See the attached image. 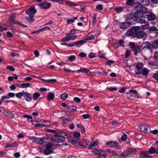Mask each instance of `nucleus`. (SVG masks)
Masks as SVG:
<instances>
[{
    "instance_id": "f257e3e1",
    "label": "nucleus",
    "mask_w": 158,
    "mask_h": 158,
    "mask_svg": "<svg viewBox=\"0 0 158 158\" xmlns=\"http://www.w3.org/2000/svg\"><path fill=\"white\" fill-rule=\"evenodd\" d=\"M131 17H134L135 20L138 23L141 24L145 23V17L140 11L137 10L135 13H131Z\"/></svg>"
},
{
    "instance_id": "f03ea898",
    "label": "nucleus",
    "mask_w": 158,
    "mask_h": 158,
    "mask_svg": "<svg viewBox=\"0 0 158 158\" xmlns=\"http://www.w3.org/2000/svg\"><path fill=\"white\" fill-rule=\"evenodd\" d=\"M141 29V27L135 26V28L134 29V37L144 40L146 38L148 35L144 31L140 30Z\"/></svg>"
},
{
    "instance_id": "7ed1b4c3",
    "label": "nucleus",
    "mask_w": 158,
    "mask_h": 158,
    "mask_svg": "<svg viewBox=\"0 0 158 158\" xmlns=\"http://www.w3.org/2000/svg\"><path fill=\"white\" fill-rule=\"evenodd\" d=\"M138 130L146 133H149L151 131V127L146 124H141L138 127Z\"/></svg>"
},
{
    "instance_id": "20e7f679",
    "label": "nucleus",
    "mask_w": 158,
    "mask_h": 158,
    "mask_svg": "<svg viewBox=\"0 0 158 158\" xmlns=\"http://www.w3.org/2000/svg\"><path fill=\"white\" fill-rule=\"evenodd\" d=\"M129 45L130 46L131 50L135 52V55L136 56L137 53L140 52L141 47V45H135L134 43L131 42L129 43Z\"/></svg>"
},
{
    "instance_id": "39448f33",
    "label": "nucleus",
    "mask_w": 158,
    "mask_h": 158,
    "mask_svg": "<svg viewBox=\"0 0 158 158\" xmlns=\"http://www.w3.org/2000/svg\"><path fill=\"white\" fill-rule=\"evenodd\" d=\"M136 152V150L135 148H131L127 149L126 150H124L123 153L121 154V156L122 157H125L135 153Z\"/></svg>"
},
{
    "instance_id": "423d86ee",
    "label": "nucleus",
    "mask_w": 158,
    "mask_h": 158,
    "mask_svg": "<svg viewBox=\"0 0 158 158\" xmlns=\"http://www.w3.org/2000/svg\"><path fill=\"white\" fill-rule=\"evenodd\" d=\"M143 68V64L142 63H138L136 65V69L135 70V74L138 75H140V73Z\"/></svg>"
},
{
    "instance_id": "0eeeda50",
    "label": "nucleus",
    "mask_w": 158,
    "mask_h": 158,
    "mask_svg": "<svg viewBox=\"0 0 158 158\" xmlns=\"http://www.w3.org/2000/svg\"><path fill=\"white\" fill-rule=\"evenodd\" d=\"M141 46L143 47V49L146 48L150 50L151 51V53H152V49L151 44L149 42L146 41L143 42L141 44Z\"/></svg>"
},
{
    "instance_id": "6e6552de",
    "label": "nucleus",
    "mask_w": 158,
    "mask_h": 158,
    "mask_svg": "<svg viewBox=\"0 0 158 158\" xmlns=\"http://www.w3.org/2000/svg\"><path fill=\"white\" fill-rule=\"evenodd\" d=\"M36 12V10L34 6H33L29 8V9L26 11V13L28 15H32L34 16Z\"/></svg>"
},
{
    "instance_id": "1a4fd4ad",
    "label": "nucleus",
    "mask_w": 158,
    "mask_h": 158,
    "mask_svg": "<svg viewBox=\"0 0 158 158\" xmlns=\"http://www.w3.org/2000/svg\"><path fill=\"white\" fill-rule=\"evenodd\" d=\"M40 7L42 9H47L49 8L51 6V3L48 2H44L39 4Z\"/></svg>"
},
{
    "instance_id": "9d476101",
    "label": "nucleus",
    "mask_w": 158,
    "mask_h": 158,
    "mask_svg": "<svg viewBox=\"0 0 158 158\" xmlns=\"http://www.w3.org/2000/svg\"><path fill=\"white\" fill-rule=\"evenodd\" d=\"M56 138L54 139H53L52 141L55 142L57 143H61L64 142L65 140V138L64 137H62L58 135H56Z\"/></svg>"
},
{
    "instance_id": "9b49d317",
    "label": "nucleus",
    "mask_w": 158,
    "mask_h": 158,
    "mask_svg": "<svg viewBox=\"0 0 158 158\" xmlns=\"http://www.w3.org/2000/svg\"><path fill=\"white\" fill-rule=\"evenodd\" d=\"M120 28L122 29L127 28L131 25V23L128 22H125L122 23H120Z\"/></svg>"
},
{
    "instance_id": "f8f14e48",
    "label": "nucleus",
    "mask_w": 158,
    "mask_h": 158,
    "mask_svg": "<svg viewBox=\"0 0 158 158\" xmlns=\"http://www.w3.org/2000/svg\"><path fill=\"white\" fill-rule=\"evenodd\" d=\"M107 145L110 147L118 148L119 147L118 143L115 141H110L106 143Z\"/></svg>"
},
{
    "instance_id": "ddd939ff",
    "label": "nucleus",
    "mask_w": 158,
    "mask_h": 158,
    "mask_svg": "<svg viewBox=\"0 0 158 158\" xmlns=\"http://www.w3.org/2000/svg\"><path fill=\"white\" fill-rule=\"evenodd\" d=\"M140 155L142 158H151L152 157L148 152L147 151L141 152Z\"/></svg>"
},
{
    "instance_id": "4468645a",
    "label": "nucleus",
    "mask_w": 158,
    "mask_h": 158,
    "mask_svg": "<svg viewBox=\"0 0 158 158\" xmlns=\"http://www.w3.org/2000/svg\"><path fill=\"white\" fill-rule=\"evenodd\" d=\"M148 65L152 69H157L158 68V62H149Z\"/></svg>"
},
{
    "instance_id": "2eb2a0df",
    "label": "nucleus",
    "mask_w": 158,
    "mask_h": 158,
    "mask_svg": "<svg viewBox=\"0 0 158 158\" xmlns=\"http://www.w3.org/2000/svg\"><path fill=\"white\" fill-rule=\"evenodd\" d=\"M15 14H13L9 18V23L10 24L12 23L16 24L17 21L15 20Z\"/></svg>"
},
{
    "instance_id": "dca6fc26",
    "label": "nucleus",
    "mask_w": 158,
    "mask_h": 158,
    "mask_svg": "<svg viewBox=\"0 0 158 158\" xmlns=\"http://www.w3.org/2000/svg\"><path fill=\"white\" fill-rule=\"evenodd\" d=\"M146 15L147 18L149 21H152L156 19L155 15L152 12L148 13Z\"/></svg>"
},
{
    "instance_id": "f3484780",
    "label": "nucleus",
    "mask_w": 158,
    "mask_h": 158,
    "mask_svg": "<svg viewBox=\"0 0 158 158\" xmlns=\"http://www.w3.org/2000/svg\"><path fill=\"white\" fill-rule=\"evenodd\" d=\"M34 17V16L30 15L27 16H25L24 17V18L28 23H31L34 21L35 19Z\"/></svg>"
},
{
    "instance_id": "a211bd4d",
    "label": "nucleus",
    "mask_w": 158,
    "mask_h": 158,
    "mask_svg": "<svg viewBox=\"0 0 158 158\" xmlns=\"http://www.w3.org/2000/svg\"><path fill=\"white\" fill-rule=\"evenodd\" d=\"M135 28V26L132 27L131 29L128 30L126 32V35L128 36H132L134 37V29Z\"/></svg>"
},
{
    "instance_id": "6ab92c4d",
    "label": "nucleus",
    "mask_w": 158,
    "mask_h": 158,
    "mask_svg": "<svg viewBox=\"0 0 158 158\" xmlns=\"http://www.w3.org/2000/svg\"><path fill=\"white\" fill-rule=\"evenodd\" d=\"M131 94H134L135 95V97L138 96V92L136 90H130L129 91V92L127 93V94L128 97L131 98V99H132L131 95Z\"/></svg>"
},
{
    "instance_id": "aec40b11",
    "label": "nucleus",
    "mask_w": 158,
    "mask_h": 158,
    "mask_svg": "<svg viewBox=\"0 0 158 158\" xmlns=\"http://www.w3.org/2000/svg\"><path fill=\"white\" fill-rule=\"evenodd\" d=\"M138 7H140V11L143 13L146 14L148 13V10L147 8L144 7L143 5L141 4L140 3H138Z\"/></svg>"
},
{
    "instance_id": "412c9836",
    "label": "nucleus",
    "mask_w": 158,
    "mask_h": 158,
    "mask_svg": "<svg viewBox=\"0 0 158 158\" xmlns=\"http://www.w3.org/2000/svg\"><path fill=\"white\" fill-rule=\"evenodd\" d=\"M23 97L27 102H30L32 99V98L30 96V94L27 92H24Z\"/></svg>"
},
{
    "instance_id": "4be33fe9",
    "label": "nucleus",
    "mask_w": 158,
    "mask_h": 158,
    "mask_svg": "<svg viewBox=\"0 0 158 158\" xmlns=\"http://www.w3.org/2000/svg\"><path fill=\"white\" fill-rule=\"evenodd\" d=\"M152 49H157L158 48V38L151 44Z\"/></svg>"
},
{
    "instance_id": "5701e85b",
    "label": "nucleus",
    "mask_w": 158,
    "mask_h": 158,
    "mask_svg": "<svg viewBox=\"0 0 158 158\" xmlns=\"http://www.w3.org/2000/svg\"><path fill=\"white\" fill-rule=\"evenodd\" d=\"M99 154H98L99 156L98 158H106V152L105 151L102 150H101L99 152Z\"/></svg>"
},
{
    "instance_id": "b1692460",
    "label": "nucleus",
    "mask_w": 158,
    "mask_h": 158,
    "mask_svg": "<svg viewBox=\"0 0 158 158\" xmlns=\"http://www.w3.org/2000/svg\"><path fill=\"white\" fill-rule=\"evenodd\" d=\"M149 73V71L147 68H145L141 71L140 73V75L142 74L143 76H146L148 75Z\"/></svg>"
},
{
    "instance_id": "393cba45",
    "label": "nucleus",
    "mask_w": 158,
    "mask_h": 158,
    "mask_svg": "<svg viewBox=\"0 0 158 158\" xmlns=\"http://www.w3.org/2000/svg\"><path fill=\"white\" fill-rule=\"evenodd\" d=\"M44 139H46L44 137H42L41 138H37L36 143L38 144L42 145L44 143Z\"/></svg>"
},
{
    "instance_id": "a878e982",
    "label": "nucleus",
    "mask_w": 158,
    "mask_h": 158,
    "mask_svg": "<svg viewBox=\"0 0 158 158\" xmlns=\"http://www.w3.org/2000/svg\"><path fill=\"white\" fill-rule=\"evenodd\" d=\"M54 95L52 93H49L47 96V100L48 101L51 100H53L54 99Z\"/></svg>"
},
{
    "instance_id": "bb28decb",
    "label": "nucleus",
    "mask_w": 158,
    "mask_h": 158,
    "mask_svg": "<svg viewBox=\"0 0 158 158\" xmlns=\"http://www.w3.org/2000/svg\"><path fill=\"white\" fill-rule=\"evenodd\" d=\"M17 145L16 143L15 142L12 143H7L6 144V148H8V147H13L15 146H16Z\"/></svg>"
},
{
    "instance_id": "cd10ccee",
    "label": "nucleus",
    "mask_w": 158,
    "mask_h": 158,
    "mask_svg": "<svg viewBox=\"0 0 158 158\" xmlns=\"http://www.w3.org/2000/svg\"><path fill=\"white\" fill-rule=\"evenodd\" d=\"M76 107L73 106H67V109L71 111H75L76 110Z\"/></svg>"
},
{
    "instance_id": "c85d7f7f",
    "label": "nucleus",
    "mask_w": 158,
    "mask_h": 158,
    "mask_svg": "<svg viewBox=\"0 0 158 158\" xmlns=\"http://www.w3.org/2000/svg\"><path fill=\"white\" fill-rule=\"evenodd\" d=\"M23 117L24 118H27L28 119V121L29 122H33L32 117L31 116H30L28 114H24L23 115Z\"/></svg>"
},
{
    "instance_id": "c756f323",
    "label": "nucleus",
    "mask_w": 158,
    "mask_h": 158,
    "mask_svg": "<svg viewBox=\"0 0 158 158\" xmlns=\"http://www.w3.org/2000/svg\"><path fill=\"white\" fill-rule=\"evenodd\" d=\"M40 96V94L38 92H36L34 93L33 95V98L34 100H36Z\"/></svg>"
},
{
    "instance_id": "7c9ffc66",
    "label": "nucleus",
    "mask_w": 158,
    "mask_h": 158,
    "mask_svg": "<svg viewBox=\"0 0 158 158\" xmlns=\"http://www.w3.org/2000/svg\"><path fill=\"white\" fill-rule=\"evenodd\" d=\"M44 81L45 82L54 83L56 82V80L55 79H50L47 80H44Z\"/></svg>"
},
{
    "instance_id": "2f4dec72",
    "label": "nucleus",
    "mask_w": 158,
    "mask_h": 158,
    "mask_svg": "<svg viewBox=\"0 0 158 158\" xmlns=\"http://www.w3.org/2000/svg\"><path fill=\"white\" fill-rule=\"evenodd\" d=\"M30 85L29 83H25L22 84L21 85H19V87L21 86L23 88H24L27 87H28Z\"/></svg>"
},
{
    "instance_id": "473e14b6",
    "label": "nucleus",
    "mask_w": 158,
    "mask_h": 158,
    "mask_svg": "<svg viewBox=\"0 0 158 158\" xmlns=\"http://www.w3.org/2000/svg\"><path fill=\"white\" fill-rule=\"evenodd\" d=\"M85 43V40H81L77 41V47H79Z\"/></svg>"
},
{
    "instance_id": "72a5a7b5",
    "label": "nucleus",
    "mask_w": 158,
    "mask_h": 158,
    "mask_svg": "<svg viewBox=\"0 0 158 158\" xmlns=\"http://www.w3.org/2000/svg\"><path fill=\"white\" fill-rule=\"evenodd\" d=\"M61 98L63 100H65L68 97V94L66 93H63L60 95Z\"/></svg>"
},
{
    "instance_id": "f704fd0d",
    "label": "nucleus",
    "mask_w": 158,
    "mask_h": 158,
    "mask_svg": "<svg viewBox=\"0 0 158 158\" xmlns=\"http://www.w3.org/2000/svg\"><path fill=\"white\" fill-rule=\"evenodd\" d=\"M149 154H153L156 152V149L153 147H152L148 151Z\"/></svg>"
},
{
    "instance_id": "c9c22d12",
    "label": "nucleus",
    "mask_w": 158,
    "mask_h": 158,
    "mask_svg": "<svg viewBox=\"0 0 158 158\" xmlns=\"http://www.w3.org/2000/svg\"><path fill=\"white\" fill-rule=\"evenodd\" d=\"M145 24L142 26L141 27L143 29L145 30L147 29L149 27V25L148 23H145Z\"/></svg>"
},
{
    "instance_id": "e433bc0d",
    "label": "nucleus",
    "mask_w": 158,
    "mask_h": 158,
    "mask_svg": "<svg viewBox=\"0 0 158 158\" xmlns=\"http://www.w3.org/2000/svg\"><path fill=\"white\" fill-rule=\"evenodd\" d=\"M101 150H98L96 148H94L92 151V152L96 155H98L99 154V152H100Z\"/></svg>"
},
{
    "instance_id": "4c0bfd02",
    "label": "nucleus",
    "mask_w": 158,
    "mask_h": 158,
    "mask_svg": "<svg viewBox=\"0 0 158 158\" xmlns=\"http://www.w3.org/2000/svg\"><path fill=\"white\" fill-rule=\"evenodd\" d=\"M70 40V35H68L61 40V41H67Z\"/></svg>"
},
{
    "instance_id": "58836bf2",
    "label": "nucleus",
    "mask_w": 158,
    "mask_h": 158,
    "mask_svg": "<svg viewBox=\"0 0 158 158\" xmlns=\"http://www.w3.org/2000/svg\"><path fill=\"white\" fill-rule=\"evenodd\" d=\"M24 92H20L18 93H17L16 94L15 96L16 97L18 98H20L22 96H23Z\"/></svg>"
},
{
    "instance_id": "ea45409f",
    "label": "nucleus",
    "mask_w": 158,
    "mask_h": 158,
    "mask_svg": "<svg viewBox=\"0 0 158 158\" xmlns=\"http://www.w3.org/2000/svg\"><path fill=\"white\" fill-rule=\"evenodd\" d=\"M114 9L118 13H119L123 10V9L122 7H117L114 8Z\"/></svg>"
},
{
    "instance_id": "a19ab883",
    "label": "nucleus",
    "mask_w": 158,
    "mask_h": 158,
    "mask_svg": "<svg viewBox=\"0 0 158 158\" xmlns=\"http://www.w3.org/2000/svg\"><path fill=\"white\" fill-rule=\"evenodd\" d=\"M46 125L44 124L43 123L42 124H36L35 125V128H37L39 127H45Z\"/></svg>"
},
{
    "instance_id": "79ce46f5",
    "label": "nucleus",
    "mask_w": 158,
    "mask_h": 158,
    "mask_svg": "<svg viewBox=\"0 0 158 158\" xmlns=\"http://www.w3.org/2000/svg\"><path fill=\"white\" fill-rule=\"evenodd\" d=\"M96 18L97 16L96 15H94V16L92 18V24L93 25H94L96 21Z\"/></svg>"
},
{
    "instance_id": "37998d69",
    "label": "nucleus",
    "mask_w": 158,
    "mask_h": 158,
    "mask_svg": "<svg viewBox=\"0 0 158 158\" xmlns=\"http://www.w3.org/2000/svg\"><path fill=\"white\" fill-rule=\"evenodd\" d=\"M94 38V36L93 35H91L90 36H87L85 39H83V40H85V42L87 40H91Z\"/></svg>"
},
{
    "instance_id": "c03bdc74",
    "label": "nucleus",
    "mask_w": 158,
    "mask_h": 158,
    "mask_svg": "<svg viewBox=\"0 0 158 158\" xmlns=\"http://www.w3.org/2000/svg\"><path fill=\"white\" fill-rule=\"evenodd\" d=\"M66 4L71 6H76L77 5L75 3L71 2H67Z\"/></svg>"
},
{
    "instance_id": "a18cd8bd",
    "label": "nucleus",
    "mask_w": 158,
    "mask_h": 158,
    "mask_svg": "<svg viewBox=\"0 0 158 158\" xmlns=\"http://www.w3.org/2000/svg\"><path fill=\"white\" fill-rule=\"evenodd\" d=\"M134 3V1L133 0H127V4L128 5H133Z\"/></svg>"
},
{
    "instance_id": "49530a36",
    "label": "nucleus",
    "mask_w": 158,
    "mask_h": 158,
    "mask_svg": "<svg viewBox=\"0 0 158 158\" xmlns=\"http://www.w3.org/2000/svg\"><path fill=\"white\" fill-rule=\"evenodd\" d=\"M52 144L49 143L47 144L45 146L46 148L47 149H51L52 146Z\"/></svg>"
},
{
    "instance_id": "de8ad7c7",
    "label": "nucleus",
    "mask_w": 158,
    "mask_h": 158,
    "mask_svg": "<svg viewBox=\"0 0 158 158\" xmlns=\"http://www.w3.org/2000/svg\"><path fill=\"white\" fill-rule=\"evenodd\" d=\"M153 77L156 80L158 81V71H156L153 75Z\"/></svg>"
},
{
    "instance_id": "09e8293b",
    "label": "nucleus",
    "mask_w": 158,
    "mask_h": 158,
    "mask_svg": "<svg viewBox=\"0 0 158 158\" xmlns=\"http://www.w3.org/2000/svg\"><path fill=\"white\" fill-rule=\"evenodd\" d=\"M75 59V56L74 55H72L69 56L68 58V60L72 61L74 60Z\"/></svg>"
},
{
    "instance_id": "8fccbe9b",
    "label": "nucleus",
    "mask_w": 158,
    "mask_h": 158,
    "mask_svg": "<svg viewBox=\"0 0 158 158\" xmlns=\"http://www.w3.org/2000/svg\"><path fill=\"white\" fill-rule=\"evenodd\" d=\"M96 9L97 10H102L103 9V7L102 5L101 4H100L98 5L96 7Z\"/></svg>"
},
{
    "instance_id": "3c124183",
    "label": "nucleus",
    "mask_w": 158,
    "mask_h": 158,
    "mask_svg": "<svg viewBox=\"0 0 158 158\" xmlns=\"http://www.w3.org/2000/svg\"><path fill=\"white\" fill-rule=\"evenodd\" d=\"M73 136L75 138H78L80 136V133L79 132H76L73 134Z\"/></svg>"
},
{
    "instance_id": "603ef678",
    "label": "nucleus",
    "mask_w": 158,
    "mask_h": 158,
    "mask_svg": "<svg viewBox=\"0 0 158 158\" xmlns=\"http://www.w3.org/2000/svg\"><path fill=\"white\" fill-rule=\"evenodd\" d=\"M6 116L7 117L12 118L13 117L14 115L10 113H7V114H6Z\"/></svg>"
},
{
    "instance_id": "864d4df0",
    "label": "nucleus",
    "mask_w": 158,
    "mask_h": 158,
    "mask_svg": "<svg viewBox=\"0 0 158 158\" xmlns=\"http://www.w3.org/2000/svg\"><path fill=\"white\" fill-rule=\"evenodd\" d=\"M44 154L45 155H48L52 153L51 151L48 150H45L44 152Z\"/></svg>"
},
{
    "instance_id": "5fc2aeb1",
    "label": "nucleus",
    "mask_w": 158,
    "mask_h": 158,
    "mask_svg": "<svg viewBox=\"0 0 158 158\" xmlns=\"http://www.w3.org/2000/svg\"><path fill=\"white\" fill-rule=\"evenodd\" d=\"M149 30L150 31H156V30H157V28L156 27L152 26L149 27Z\"/></svg>"
},
{
    "instance_id": "6e6d98bb",
    "label": "nucleus",
    "mask_w": 158,
    "mask_h": 158,
    "mask_svg": "<svg viewBox=\"0 0 158 158\" xmlns=\"http://www.w3.org/2000/svg\"><path fill=\"white\" fill-rule=\"evenodd\" d=\"M107 89L110 91H115L117 89L115 87H110V88H107Z\"/></svg>"
},
{
    "instance_id": "4d7b16f0",
    "label": "nucleus",
    "mask_w": 158,
    "mask_h": 158,
    "mask_svg": "<svg viewBox=\"0 0 158 158\" xmlns=\"http://www.w3.org/2000/svg\"><path fill=\"white\" fill-rule=\"evenodd\" d=\"M153 58L156 60H158V51L155 52Z\"/></svg>"
},
{
    "instance_id": "13d9d810",
    "label": "nucleus",
    "mask_w": 158,
    "mask_h": 158,
    "mask_svg": "<svg viewBox=\"0 0 158 158\" xmlns=\"http://www.w3.org/2000/svg\"><path fill=\"white\" fill-rule=\"evenodd\" d=\"M16 24H17L18 25H19L20 26L23 27H27V26L22 23H21L18 22L17 21V23Z\"/></svg>"
},
{
    "instance_id": "bf43d9fd",
    "label": "nucleus",
    "mask_w": 158,
    "mask_h": 158,
    "mask_svg": "<svg viewBox=\"0 0 158 158\" xmlns=\"http://www.w3.org/2000/svg\"><path fill=\"white\" fill-rule=\"evenodd\" d=\"M98 73L99 75L100 76H103L104 75H106V74L107 73V72H98Z\"/></svg>"
},
{
    "instance_id": "052dcab7",
    "label": "nucleus",
    "mask_w": 158,
    "mask_h": 158,
    "mask_svg": "<svg viewBox=\"0 0 158 158\" xmlns=\"http://www.w3.org/2000/svg\"><path fill=\"white\" fill-rule=\"evenodd\" d=\"M89 56L90 58H92L95 57V54L93 52H91L89 54Z\"/></svg>"
},
{
    "instance_id": "680f3d73",
    "label": "nucleus",
    "mask_w": 158,
    "mask_h": 158,
    "mask_svg": "<svg viewBox=\"0 0 158 158\" xmlns=\"http://www.w3.org/2000/svg\"><path fill=\"white\" fill-rule=\"evenodd\" d=\"M79 56L81 57H84L86 56V54L84 52H81L79 53Z\"/></svg>"
},
{
    "instance_id": "e2e57ef3",
    "label": "nucleus",
    "mask_w": 158,
    "mask_h": 158,
    "mask_svg": "<svg viewBox=\"0 0 158 158\" xmlns=\"http://www.w3.org/2000/svg\"><path fill=\"white\" fill-rule=\"evenodd\" d=\"M121 139L123 141H125L127 139V135L126 134H125L123 135L121 137Z\"/></svg>"
},
{
    "instance_id": "0e129e2a",
    "label": "nucleus",
    "mask_w": 158,
    "mask_h": 158,
    "mask_svg": "<svg viewBox=\"0 0 158 158\" xmlns=\"http://www.w3.org/2000/svg\"><path fill=\"white\" fill-rule=\"evenodd\" d=\"M37 138L35 137H32L30 138L31 140L33 142H35L36 143L37 140Z\"/></svg>"
},
{
    "instance_id": "69168bd1",
    "label": "nucleus",
    "mask_w": 158,
    "mask_h": 158,
    "mask_svg": "<svg viewBox=\"0 0 158 158\" xmlns=\"http://www.w3.org/2000/svg\"><path fill=\"white\" fill-rule=\"evenodd\" d=\"M7 68L11 71H13L15 70V68L12 66H7Z\"/></svg>"
},
{
    "instance_id": "338daca9",
    "label": "nucleus",
    "mask_w": 158,
    "mask_h": 158,
    "mask_svg": "<svg viewBox=\"0 0 158 158\" xmlns=\"http://www.w3.org/2000/svg\"><path fill=\"white\" fill-rule=\"evenodd\" d=\"M150 132H151L153 134H157L158 133V130L155 129L153 131L151 130V131H150Z\"/></svg>"
},
{
    "instance_id": "774afa93",
    "label": "nucleus",
    "mask_w": 158,
    "mask_h": 158,
    "mask_svg": "<svg viewBox=\"0 0 158 158\" xmlns=\"http://www.w3.org/2000/svg\"><path fill=\"white\" fill-rule=\"evenodd\" d=\"M59 135L62 137H64L66 135L65 133L63 131H61L59 133Z\"/></svg>"
}]
</instances>
